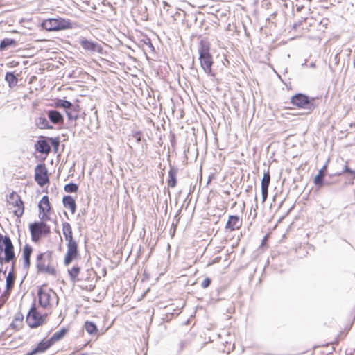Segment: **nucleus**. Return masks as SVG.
<instances>
[{
	"label": "nucleus",
	"mask_w": 355,
	"mask_h": 355,
	"mask_svg": "<svg viewBox=\"0 0 355 355\" xmlns=\"http://www.w3.org/2000/svg\"><path fill=\"white\" fill-rule=\"evenodd\" d=\"M62 231L67 242V252L64 256V263L66 266H68L79 257L78 244L73 236L72 227L70 223L68 222L62 223Z\"/></svg>",
	"instance_id": "obj_1"
},
{
	"label": "nucleus",
	"mask_w": 355,
	"mask_h": 355,
	"mask_svg": "<svg viewBox=\"0 0 355 355\" xmlns=\"http://www.w3.org/2000/svg\"><path fill=\"white\" fill-rule=\"evenodd\" d=\"M58 264L53 259V252L51 250H46L40 252L36 257V268L38 271L56 275Z\"/></svg>",
	"instance_id": "obj_2"
},
{
	"label": "nucleus",
	"mask_w": 355,
	"mask_h": 355,
	"mask_svg": "<svg viewBox=\"0 0 355 355\" xmlns=\"http://www.w3.org/2000/svg\"><path fill=\"white\" fill-rule=\"evenodd\" d=\"M210 43L207 40H201L200 41L198 53L200 66L207 74L214 77L215 73L212 70L214 60L210 53Z\"/></svg>",
	"instance_id": "obj_3"
},
{
	"label": "nucleus",
	"mask_w": 355,
	"mask_h": 355,
	"mask_svg": "<svg viewBox=\"0 0 355 355\" xmlns=\"http://www.w3.org/2000/svg\"><path fill=\"white\" fill-rule=\"evenodd\" d=\"M38 301L41 307L51 310L58 304V297L55 292L46 286H41L38 290Z\"/></svg>",
	"instance_id": "obj_4"
},
{
	"label": "nucleus",
	"mask_w": 355,
	"mask_h": 355,
	"mask_svg": "<svg viewBox=\"0 0 355 355\" xmlns=\"http://www.w3.org/2000/svg\"><path fill=\"white\" fill-rule=\"evenodd\" d=\"M46 222V220H40L29 224L28 229L32 241L37 243L51 233V227Z\"/></svg>",
	"instance_id": "obj_5"
},
{
	"label": "nucleus",
	"mask_w": 355,
	"mask_h": 355,
	"mask_svg": "<svg viewBox=\"0 0 355 355\" xmlns=\"http://www.w3.org/2000/svg\"><path fill=\"white\" fill-rule=\"evenodd\" d=\"M6 207L16 217L21 218L24 213V203L20 196L15 191L6 196Z\"/></svg>",
	"instance_id": "obj_6"
},
{
	"label": "nucleus",
	"mask_w": 355,
	"mask_h": 355,
	"mask_svg": "<svg viewBox=\"0 0 355 355\" xmlns=\"http://www.w3.org/2000/svg\"><path fill=\"white\" fill-rule=\"evenodd\" d=\"M41 26L48 31H57L73 28V24L69 19L62 17L44 19L42 22Z\"/></svg>",
	"instance_id": "obj_7"
},
{
	"label": "nucleus",
	"mask_w": 355,
	"mask_h": 355,
	"mask_svg": "<svg viewBox=\"0 0 355 355\" xmlns=\"http://www.w3.org/2000/svg\"><path fill=\"white\" fill-rule=\"evenodd\" d=\"M47 316V313H42L35 306H33L26 316V322L31 328H37L46 322Z\"/></svg>",
	"instance_id": "obj_8"
},
{
	"label": "nucleus",
	"mask_w": 355,
	"mask_h": 355,
	"mask_svg": "<svg viewBox=\"0 0 355 355\" xmlns=\"http://www.w3.org/2000/svg\"><path fill=\"white\" fill-rule=\"evenodd\" d=\"M38 216L42 220L49 221L51 220V215L53 208L48 196H44L38 203Z\"/></svg>",
	"instance_id": "obj_9"
},
{
	"label": "nucleus",
	"mask_w": 355,
	"mask_h": 355,
	"mask_svg": "<svg viewBox=\"0 0 355 355\" xmlns=\"http://www.w3.org/2000/svg\"><path fill=\"white\" fill-rule=\"evenodd\" d=\"M3 249L5 261L8 263L15 259L14 246L8 236H3L0 234V252Z\"/></svg>",
	"instance_id": "obj_10"
},
{
	"label": "nucleus",
	"mask_w": 355,
	"mask_h": 355,
	"mask_svg": "<svg viewBox=\"0 0 355 355\" xmlns=\"http://www.w3.org/2000/svg\"><path fill=\"white\" fill-rule=\"evenodd\" d=\"M35 180L40 187L49 184V173L44 163L38 164L35 168Z\"/></svg>",
	"instance_id": "obj_11"
},
{
	"label": "nucleus",
	"mask_w": 355,
	"mask_h": 355,
	"mask_svg": "<svg viewBox=\"0 0 355 355\" xmlns=\"http://www.w3.org/2000/svg\"><path fill=\"white\" fill-rule=\"evenodd\" d=\"M313 98L311 100L309 99V96L303 94H297L292 96L291 99V103L293 106L302 109V108H311V107H313L312 101Z\"/></svg>",
	"instance_id": "obj_12"
},
{
	"label": "nucleus",
	"mask_w": 355,
	"mask_h": 355,
	"mask_svg": "<svg viewBox=\"0 0 355 355\" xmlns=\"http://www.w3.org/2000/svg\"><path fill=\"white\" fill-rule=\"evenodd\" d=\"M79 43L82 48L86 51L97 53H102L103 52L102 46L96 42L90 41L83 37L80 40Z\"/></svg>",
	"instance_id": "obj_13"
},
{
	"label": "nucleus",
	"mask_w": 355,
	"mask_h": 355,
	"mask_svg": "<svg viewBox=\"0 0 355 355\" xmlns=\"http://www.w3.org/2000/svg\"><path fill=\"white\" fill-rule=\"evenodd\" d=\"M243 224L242 218L238 216L231 215L228 217L227 221L225 224V229L233 232L239 230Z\"/></svg>",
	"instance_id": "obj_14"
},
{
	"label": "nucleus",
	"mask_w": 355,
	"mask_h": 355,
	"mask_svg": "<svg viewBox=\"0 0 355 355\" xmlns=\"http://www.w3.org/2000/svg\"><path fill=\"white\" fill-rule=\"evenodd\" d=\"M270 183V174L269 170L263 173L262 180H261V193H262V200L263 202H264L268 196V187Z\"/></svg>",
	"instance_id": "obj_15"
},
{
	"label": "nucleus",
	"mask_w": 355,
	"mask_h": 355,
	"mask_svg": "<svg viewBox=\"0 0 355 355\" xmlns=\"http://www.w3.org/2000/svg\"><path fill=\"white\" fill-rule=\"evenodd\" d=\"M33 250V248L28 244H26L23 247L21 257L25 267L28 268L31 265V256Z\"/></svg>",
	"instance_id": "obj_16"
},
{
	"label": "nucleus",
	"mask_w": 355,
	"mask_h": 355,
	"mask_svg": "<svg viewBox=\"0 0 355 355\" xmlns=\"http://www.w3.org/2000/svg\"><path fill=\"white\" fill-rule=\"evenodd\" d=\"M63 205L68 209L72 214L76 213V203L75 199L71 196H65L62 198Z\"/></svg>",
	"instance_id": "obj_17"
},
{
	"label": "nucleus",
	"mask_w": 355,
	"mask_h": 355,
	"mask_svg": "<svg viewBox=\"0 0 355 355\" xmlns=\"http://www.w3.org/2000/svg\"><path fill=\"white\" fill-rule=\"evenodd\" d=\"M35 150L40 153L48 155L51 151V146L44 139L38 140L35 144Z\"/></svg>",
	"instance_id": "obj_18"
},
{
	"label": "nucleus",
	"mask_w": 355,
	"mask_h": 355,
	"mask_svg": "<svg viewBox=\"0 0 355 355\" xmlns=\"http://www.w3.org/2000/svg\"><path fill=\"white\" fill-rule=\"evenodd\" d=\"M80 271L81 269L78 266H73L68 270V274L72 282L76 283L83 280V278L80 277Z\"/></svg>",
	"instance_id": "obj_19"
},
{
	"label": "nucleus",
	"mask_w": 355,
	"mask_h": 355,
	"mask_svg": "<svg viewBox=\"0 0 355 355\" xmlns=\"http://www.w3.org/2000/svg\"><path fill=\"white\" fill-rule=\"evenodd\" d=\"M10 295L9 291L5 286V283L0 278V308L5 304Z\"/></svg>",
	"instance_id": "obj_20"
},
{
	"label": "nucleus",
	"mask_w": 355,
	"mask_h": 355,
	"mask_svg": "<svg viewBox=\"0 0 355 355\" xmlns=\"http://www.w3.org/2000/svg\"><path fill=\"white\" fill-rule=\"evenodd\" d=\"M48 117L49 120L53 123V124H58V123H63L64 122V118L62 115L56 110H50L49 111Z\"/></svg>",
	"instance_id": "obj_21"
},
{
	"label": "nucleus",
	"mask_w": 355,
	"mask_h": 355,
	"mask_svg": "<svg viewBox=\"0 0 355 355\" xmlns=\"http://www.w3.org/2000/svg\"><path fill=\"white\" fill-rule=\"evenodd\" d=\"M327 166H324L322 168L319 170L318 173L316 175L313 180V182L315 185L321 187L323 185L324 178L326 174Z\"/></svg>",
	"instance_id": "obj_22"
},
{
	"label": "nucleus",
	"mask_w": 355,
	"mask_h": 355,
	"mask_svg": "<svg viewBox=\"0 0 355 355\" xmlns=\"http://www.w3.org/2000/svg\"><path fill=\"white\" fill-rule=\"evenodd\" d=\"M176 171L174 168H171L168 171V180H167V185L168 187L174 188L177 184Z\"/></svg>",
	"instance_id": "obj_23"
},
{
	"label": "nucleus",
	"mask_w": 355,
	"mask_h": 355,
	"mask_svg": "<svg viewBox=\"0 0 355 355\" xmlns=\"http://www.w3.org/2000/svg\"><path fill=\"white\" fill-rule=\"evenodd\" d=\"M5 80L8 83V86L10 88H12L15 86H16L18 82L17 77L14 75L13 73L11 72H8L6 74Z\"/></svg>",
	"instance_id": "obj_24"
},
{
	"label": "nucleus",
	"mask_w": 355,
	"mask_h": 355,
	"mask_svg": "<svg viewBox=\"0 0 355 355\" xmlns=\"http://www.w3.org/2000/svg\"><path fill=\"white\" fill-rule=\"evenodd\" d=\"M16 45L17 42L15 40L10 38H5L0 43V51H3L8 46Z\"/></svg>",
	"instance_id": "obj_25"
},
{
	"label": "nucleus",
	"mask_w": 355,
	"mask_h": 355,
	"mask_svg": "<svg viewBox=\"0 0 355 355\" xmlns=\"http://www.w3.org/2000/svg\"><path fill=\"white\" fill-rule=\"evenodd\" d=\"M85 329L86 330V331L89 334H95L97 333L98 331V329L96 326V324L92 322H90V321H86L85 322Z\"/></svg>",
	"instance_id": "obj_26"
},
{
	"label": "nucleus",
	"mask_w": 355,
	"mask_h": 355,
	"mask_svg": "<svg viewBox=\"0 0 355 355\" xmlns=\"http://www.w3.org/2000/svg\"><path fill=\"white\" fill-rule=\"evenodd\" d=\"M15 277L12 272H9L6 276V282L5 284V286L10 293V291L12 289L14 283H15Z\"/></svg>",
	"instance_id": "obj_27"
},
{
	"label": "nucleus",
	"mask_w": 355,
	"mask_h": 355,
	"mask_svg": "<svg viewBox=\"0 0 355 355\" xmlns=\"http://www.w3.org/2000/svg\"><path fill=\"white\" fill-rule=\"evenodd\" d=\"M64 190L67 193H76L78 190V186L75 183H69L64 185Z\"/></svg>",
	"instance_id": "obj_28"
},
{
	"label": "nucleus",
	"mask_w": 355,
	"mask_h": 355,
	"mask_svg": "<svg viewBox=\"0 0 355 355\" xmlns=\"http://www.w3.org/2000/svg\"><path fill=\"white\" fill-rule=\"evenodd\" d=\"M56 107H60L64 108H70L72 106L71 102L66 100H59L55 103Z\"/></svg>",
	"instance_id": "obj_29"
},
{
	"label": "nucleus",
	"mask_w": 355,
	"mask_h": 355,
	"mask_svg": "<svg viewBox=\"0 0 355 355\" xmlns=\"http://www.w3.org/2000/svg\"><path fill=\"white\" fill-rule=\"evenodd\" d=\"M132 136L137 140V141L139 143L141 140V136L142 133L141 131H135L133 132L132 134Z\"/></svg>",
	"instance_id": "obj_30"
},
{
	"label": "nucleus",
	"mask_w": 355,
	"mask_h": 355,
	"mask_svg": "<svg viewBox=\"0 0 355 355\" xmlns=\"http://www.w3.org/2000/svg\"><path fill=\"white\" fill-rule=\"evenodd\" d=\"M211 284V279L209 278H205L202 284H201V286L203 288H207Z\"/></svg>",
	"instance_id": "obj_31"
},
{
	"label": "nucleus",
	"mask_w": 355,
	"mask_h": 355,
	"mask_svg": "<svg viewBox=\"0 0 355 355\" xmlns=\"http://www.w3.org/2000/svg\"><path fill=\"white\" fill-rule=\"evenodd\" d=\"M69 355H87V354L82 353L79 351H76L70 354Z\"/></svg>",
	"instance_id": "obj_32"
},
{
	"label": "nucleus",
	"mask_w": 355,
	"mask_h": 355,
	"mask_svg": "<svg viewBox=\"0 0 355 355\" xmlns=\"http://www.w3.org/2000/svg\"><path fill=\"white\" fill-rule=\"evenodd\" d=\"M67 116H68L69 119H73V118H74V119H76V118H77V116H73L72 115V114H71L70 112H68V111H67Z\"/></svg>",
	"instance_id": "obj_33"
},
{
	"label": "nucleus",
	"mask_w": 355,
	"mask_h": 355,
	"mask_svg": "<svg viewBox=\"0 0 355 355\" xmlns=\"http://www.w3.org/2000/svg\"><path fill=\"white\" fill-rule=\"evenodd\" d=\"M266 239H267V237H266V236H265V238H264V239H263V242H266Z\"/></svg>",
	"instance_id": "obj_34"
},
{
	"label": "nucleus",
	"mask_w": 355,
	"mask_h": 355,
	"mask_svg": "<svg viewBox=\"0 0 355 355\" xmlns=\"http://www.w3.org/2000/svg\"><path fill=\"white\" fill-rule=\"evenodd\" d=\"M338 340H336V342H334V343H336V344H338Z\"/></svg>",
	"instance_id": "obj_35"
}]
</instances>
